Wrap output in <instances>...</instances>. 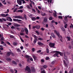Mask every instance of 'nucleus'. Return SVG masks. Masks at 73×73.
<instances>
[{"label": "nucleus", "instance_id": "nucleus-30", "mask_svg": "<svg viewBox=\"0 0 73 73\" xmlns=\"http://www.w3.org/2000/svg\"><path fill=\"white\" fill-rule=\"evenodd\" d=\"M21 30V32H24V31H25V29L24 28H22Z\"/></svg>", "mask_w": 73, "mask_h": 73}, {"label": "nucleus", "instance_id": "nucleus-46", "mask_svg": "<svg viewBox=\"0 0 73 73\" xmlns=\"http://www.w3.org/2000/svg\"><path fill=\"white\" fill-rule=\"evenodd\" d=\"M29 29L30 30H31V25H29Z\"/></svg>", "mask_w": 73, "mask_h": 73}, {"label": "nucleus", "instance_id": "nucleus-36", "mask_svg": "<svg viewBox=\"0 0 73 73\" xmlns=\"http://www.w3.org/2000/svg\"><path fill=\"white\" fill-rule=\"evenodd\" d=\"M17 43L16 42H14L13 43V44L14 45H17Z\"/></svg>", "mask_w": 73, "mask_h": 73}, {"label": "nucleus", "instance_id": "nucleus-29", "mask_svg": "<svg viewBox=\"0 0 73 73\" xmlns=\"http://www.w3.org/2000/svg\"><path fill=\"white\" fill-rule=\"evenodd\" d=\"M25 57L26 58H29V57H30V56L27 55H26L25 56Z\"/></svg>", "mask_w": 73, "mask_h": 73}, {"label": "nucleus", "instance_id": "nucleus-60", "mask_svg": "<svg viewBox=\"0 0 73 73\" xmlns=\"http://www.w3.org/2000/svg\"><path fill=\"white\" fill-rule=\"evenodd\" d=\"M40 30H42V31H44V30H45V29H44V28H42L40 29Z\"/></svg>", "mask_w": 73, "mask_h": 73}, {"label": "nucleus", "instance_id": "nucleus-27", "mask_svg": "<svg viewBox=\"0 0 73 73\" xmlns=\"http://www.w3.org/2000/svg\"><path fill=\"white\" fill-rule=\"evenodd\" d=\"M12 63L14 65H16V64H17V63L15 61H13Z\"/></svg>", "mask_w": 73, "mask_h": 73}, {"label": "nucleus", "instance_id": "nucleus-14", "mask_svg": "<svg viewBox=\"0 0 73 73\" xmlns=\"http://www.w3.org/2000/svg\"><path fill=\"white\" fill-rule=\"evenodd\" d=\"M38 44V45H39V46H42V45H43L44 44H43V43H41L40 42H38L37 43Z\"/></svg>", "mask_w": 73, "mask_h": 73}, {"label": "nucleus", "instance_id": "nucleus-52", "mask_svg": "<svg viewBox=\"0 0 73 73\" xmlns=\"http://www.w3.org/2000/svg\"><path fill=\"white\" fill-rule=\"evenodd\" d=\"M32 52H34V51H35V48H32Z\"/></svg>", "mask_w": 73, "mask_h": 73}, {"label": "nucleus", "instance_id": "nucleus-25", "mask_svg": "<svg viewBox=\"0 0 73 73\" xmlns=\"http://www.w3.org/2000/svg\"><path fill=\"white\" fill-rule=\"evenodd\" d=\"M67 39H68V40L69 41L70 40V36H67L66 37Z\"/></svg>", "mask_w": 73, "mask_h": 73}, {"label": "nucleus", "instance_id": "nucleus-11", "mask_svg": "<svg viewBox=\"0 0 73 73\" xmlns=\"http://www.w3.org/2000/svg\"><path fill=\"white\" fill-rule=\"evenodd\" d=\"M7 20L9 21H12V18L10 17H8V19H7Z\"/></svg>", "mask_w": 73, "mask_h": 73}, {"label": "nucleus", "instance_id": "nucleus-51", "mask_svg": "<svg viewBox=\"0 0 73 73\" xmlns=\"http://www.w3.org/2000/svg\"><path fill=\"white\" fill-rule=\"evenodd\" d=\"M41 73H45V70H43L41 71Z\"/></svg>", "mask_w": 73, "mask_h": 73}, {"label": "nucleus", "instance_id": "nucleus-56", "mask_svg": "<svg viewBox=\"0 0 73 73\" xmlns=\"http://www.w3.org/2000/svg\"><path fill=\"white\" fill-rule=\"evenodd\" d=\"M27 8L28 9H31V7H29V5H27Z\"/></svg>", "mask_w": 73, "mask_h": 73}, {"label": "nucleus", "instance_id": "nucleus-4", "mask_svg": "<svg viewBox=\"0 0 73 73\" xmlns=\"http://www.w3.org/2000/svg\"><path fill=\"white\" fill-rule=\"evenodd\" d=\"M53 52H54V53H58V54H60V56H63V54L62 52H60L59 51H54Z\"/></svg>", "mask_w": 73, "mask_h": 73}, {"label": "nucleus", "instance_id": "nucleus-61", "mask_svg": "<svg viewBox=\"0 0 73 73\" xmlns=\"http://www.w3.org/2000/svg\"><path fill=\"white\" fill-rule=\"evenodd\" d=\"M49 58L48 57H47L46 58V60H49Z\"/></svg>", "mask_w": 73, "mask_h": 73}, {"label": "nucleus", "instance_id": "nucleus-8", "mask_svg": "<svg viewBox=\"0 0 73 73\" xmlns=\"http://www.w3.org/2000/svg\"><path fill=\"white\" fill-rule=\"evenodd\" d=\"M15 19H22V17L20 16H17L15 17Z\"/></svg>", "mask_w": 73, "mask_h": 73}, {"label": "nucleus", "instance_id": "nucleus-47", "mask_svg": "<svg viewBox=\"0 0 73 73\" xmlns=\"http://www.w3.org/2000/svg\"><path fill=\"white\" fill-rule=\"evenodd\" d=\"M17 9V8H16L15 9H14V10H13V12H15Z\"/></svg>", "mask_w": 73, "mask_h": 73}, {"label": "nucleus", "instance_id": "nucleus-5", "mask_svg": "<svg viewBox=\"0 0 73 73\" xmlns=\"http://www.w3.org/2000/svg\"><path fill=\"white\" fill-rule=\"evenodd\" d=\"M11 54H13L14 55V54L13 53L11 52H8L7 53L6 55L7 56H9Z\"/></svg>", "mask_w": 73, "mask_h": 73}, {"label": "nucleus", "instance_id": "nucleus-31", "mask_svg": "<svg viewBox=\"0 0 73 73\" xmlns=\"http://www.w3.org/2000/svg\"><path fill=\"white\" fill-rule=\"evenodd\" d=\"M24 18L25 19V20H27V16H26L25 14L24 15Z\"/></svg>", "mask_w": 73, "mask_h": 73}, {"label": "nucleus", "instance_id": "nucleus-37", "mask_svg": "<svg viewBox=\"0 0 73 73\" xmlns=\"http://www.w3.org/2000/svg\"><path fill=\"white\" fill-rule=\"evenodd\" d=\"M20 35H21V36H24V35H24V33H21L20 34Z\"/></svg>", "mask_w": 73, "mask_h": 73}, {"label": "nucleus", "instance_id": "nucleus-21", "mask_svg": "<svg viewBox=\"0 0 73 73\" xmlns=\"http://www.w3.org/2000/svg\"><path fill=\"white\" fill-rule=\"evenodd\" d=\"M33 57L34 60H37V57L36 56H33Z\"/></svg>", "mask_w": 73, "mask_h": 73}, {"label": "nucleus", "instance_id": "nucleus-15", "mask_svg": "<svg viewBox=\"0 0 73 73\" xmlns=\"http://www.w3.org/2000/svg\"><path fill=\"white\" fill-rule=\"evenodd\" d=\"M51 35L52 37H53V38H56V36H55V35L54 34V33H52Z\"/></svg>", "mask_w": 73, "mask_h": 73}, {"label": "nucleus", "instance_id": "nucleus-42", "mask_svg": "<svg viewBox=\"0 0 73 73\" xmlns=\"http://www.w3.org/2000/svg\"><path fill=\"white\" fill-rule=\"evenodd\" d=\"M43 68H45V69H46V68H47V66L46 65H44L43 66Z\"/></svg>", "mask_w": 73, "mask_h": 73}, {"label": "nucleus", "instance_id": "nucleus-3", "mask_svg": "<svg viewBox=\"0 0 73 73\" xmlns=\"http://www.w3.org/2000/svg\"><path fill=\"white\" fill-rule=\"evenodd\" d=\"M25 70H27L28 71L27 73H31V69L28 66L26 67Z\"/></svg>", "mask_w": 73, "mask_h": 73}, {"label": "nucleus", "instance_id": "nucleus-13", "mask_svg": "<svg viewBox=\"0 0 73 73\" xmlns=\"http://www.w3.org/2000/svg\"><path fill=\"white\" fill-rule=\"evenodd\" d=\"M14 25L15 27H20V26H21L20 25H19V24L16 23H14Z\"/></svg>", "mask_w": 73, "mask_h": 73}, {"label": "nucleus", "instance_id": "nucleus-58", "mask_svg": "<svg viewBox=\"0 0 73 73\" xmlns=\"http://www.w3.org/2000/svg\"><path fill=\"white\" fill-rule=\"evenodd\" d=\"M67 25H68L67 24H66V25H64V28H67Z\"/></svg>", "mask_w": 73, "mask_h": 73}, {"label": "nucleus", "instance_id": "nucleus-62", "mask_svg": "<svg viewBox=\"0 0 73 73\" xmlns=\"http://www.w3.org/2000/svg\"><path fill=\"white\" fill-rule=\"evenodd\" d=\"M32 11H33V12H36V11L34 9H32Z\"/></svg>", "mask_w": 73, "mask_h": 73}, {"label": "nucleus", "instance_id": "nucleus-2", "mask_svg": "<svg viewBox=\"0 0 73 73\" xmlns=\"http://www.w3.org/2000/svg\"><path fill=\"white\" fill-rule=\"evenodd\" d=\"M55 43H52L50 42L49 43V46L50 48H56V47H54Z\"/></svg>", "mask_w": 73, "mask_h": 73}, {"label": "nucleus", "instance_id": "nucleus-34", "mask_svg": "<svg viewBox=\"0 0 73 73\" xmlns=\"http://www.w3.org/2000/svg\"><path fill=\"white\" fill-rule=\"evenodd\" d=\"M49 20H53V18L52 17H50L49 18Z\"/></svg>", "mask_w": 73, "mask_h": 73}, {"label": "nucleus", "instance_id": "nucleus-57", "mask_svg": "<svg viewBox=\"0 0 73 73\" xmlns=\"http://www.w3.org/2000/svg\"><path fill=\"white\" fill-rule=\"evenodd\" d=\"M35 28H36V26H33L32 27V29H35Z\"/></svg>", "mask_w": 73, "mask_h": 73}, {"label": "nucleus", "instance_id": "nucleus-26", "mask_svg": "<svg viewBox=\"0 0 73 73\" xmlns=\"http://www.w3.org/2000/svg\"><path fill=\"white\" fill-rule=\"evenodd\" d=\"M33 36V37H34L35 38L34 39L37 40L38 37L36 36V35H34Z\"/></svg>", "mask_w": 73, "mask_h": 73}, {"label": "nucleus", "instance_id": "nucleus-20", "mask_svg": "<svg viewBox=\"0 0 73 73\" xmlns=\"http://www.w3.org/2000/svg\"><path fill=\"white\" fill-rule=\"evenodd\" d=\"M18 12H21V13H23V10L22 9L19 10H18Z\"/></svg>", "mask_w": 73, "mask_h": 73}, {"label": "nucleus", "instance_id": "nucleus-44", "mask_svg": "<svg viewBox=\"0 0 73 73\" xmlns=\"http://www.w3.org/2000/svg\"><path fill=\"white\" fill-rule=\"evenodd\" d=\"M1 17H5V14H1Z\"/></svg>", "mask_w": 73, "mask_h": 73}, {"label": "nucleus", "instance_id": "nucleus-39", "mask_svg": "<svg viewBox=\"0 0 73 73\" xmlns=\"http://www.w3.org/2000/svg\"><path fill=\"white\" fill-rule=\"evenodd\" d=\"M20 40H21V41H22V42H24V41L23 40V39L22 38L20 37Z\"/></svg>", "mask_w": 73, "mask_h": 73}, {"label": "nucleus", "instance_id": "nucleus-28", "mask_svg": "<svg viewBox=\"0 0 73 73\" xmlns=\"http://www.w3.org/2000/svg\"><path fill=\"white\" fill-rule=\"evenodd\" d=\"M64 20L66 22H67V21H68V18H67V17H65V18H64Z\"/></svg>", "mask_w": 73, "mask_h": 73}, {"label": "nucleus", "instance_id": "nucleus-48", "mask_svg": "<svg viewBox=\"0 0 73 73\" xmlns=\"http://www.w3.org/2000/svg\"><path fill=\"white\" fill-rule=\"evenodd\" d=\"M54 14V17H56V16H57V15H56V14L54 13H53Z\"/></svg>", "mask_w": 73, "mask_h": 73}, {"label": "nucleus", "instance_id": "nucleus-50", "mask_svg": "<svg viewBox=\"0 0 73 73\" xmlns=\"http://www.w3.org/2000/svg\"><path fill=\"white\" fill-rule=\"evenodd\" d=\"M41 52V50H39L38 51H37V53H40Z\"/></svg>", "mask_w": 73, "mask_h": 73}, {"label": "nucleus", "instance_id": "nucleus-7", "mask_svg": "<svg viewBox=\"0 0 73 73\" xmlns=\"http://www.w3.org/2000/svg\"><path fill=\"white\" fill-rule=\"evenodd\" d=\"M17 3L20 5H22V1L21 0H17Z\"/></svg>", "mask_w": 73, "mask_h": 73}, {"label": "nucleus", "instance_id": "nucleus-23", "mask_svg": "<svg viewBox=\"0 0 73 73\" xmlns=\"http://www.w3.org/2000/svg\"><path fill=\"white\" fill-rule=\"evenodd\" d=\"M37 39H34V40L33 41V43L35 44L36 42H37Z\"/></svg>", "mask_w": 73, "mask_h": 73}, {"label": "nucleus", "instance_id": "nucleus-19", "mask_svg": "<svg viewBox=\"0 0 73 73\" xmlns=\"http://www.w3.org/2000/svg\"><path fill=\"white\" fill-rule=\"evenodd\" d=\"M44 21L45 22V23H46V22H47L48 21V19H47V17H45L44 19Z\"/></svg>", "mask_w": 73, "mask_h": 73}, {"label": "nucleus", "instance_id": "nucleus-35", "mask_svg": "<svg viewBox=\"0 0 73 73\" xmlns=\"http://www.w3.org/2000/svg\"><path fill=\"white\" fill-rule=\"evenodd\" d=\"M38 40H40V41H42L43 40V38H39Z\"/></svg>", "mask_w": 73, "mask_h": 73}, {"label": "nucleus", "instance_id": "nucleus-49", "mask_svg": "<svg viewBox=\"0 0 73 73\" xmlns=\"http://www.w3.org/2000/svg\"><path fill=\"white\" fill-rule=\"evenodd\" d=\"M1 41H4V38L3 37H2V38H1Z\"/></svg>", "mask_w": 73, "mask_h": 73}, {"label": "nucleus", "instance_id": "nucleus-63", "mask_svg": "<svg viewBox=\"0 0 73 73\" xmlns=\"http://www.w3.org/2000/svg\"><path fill=\"white\" fill-rule=\"evenodd\" d=\"M20 48L22 50L23 49H24V47H23V46H21L20 47Z\"/></svg>", "mask_w": 73, "mask_h": 73}, {"label": "nucleus", "instance_id": "nucleus-32", "mask_svg": "<svg viewBox=\"0 0 73 73\" xmlns=\"http://www.w3.org/2000/svg\"><path fill=\"white\" fill-rule=\"evenodd\" d=\"M41 15L42 16H45V15H46V13H42L41 14Z\"/></svg>", "mask_w": 73, "mask_h": 73}, {"label": "nucleus", "instance_id": "nucleus-41", "mask_svg": "<svg viewBox=\"0 0 73 73\" xmlns=\"http://www.w3.org/2000/svg\"><path fill=\"white\" fill-rule=\"evenodd\" d=\"M35 33L38 34V35L40 34V33H39V32L38 31H35Z\"/></svg>", "mask_w": 73, "mask_h": 73}, {"label": "nucleus", "instance_id": "nucleus-33", "mask_svg": "<svg viewBox=\"0 0 73 73\" xmlns=\"http://www.w3.org/2000/svg\"><path fill=\"white\" fill-rule=\"evenodd\" d=\"M6 60L8 61H11V59L10 58H7Z\"/></svg>", "mask_w": 73, "mask_h": 73}, {"label": "nucleus", "instance_id": "nucleus-40", "mask_svg": "<svg viewBox=\"0 0 73 73\" xmlns=\"http://www.w3.org/2000/svg\"><path fill=\"white\" fill-rule=\"evenodd\" d=\"M58 18L60 19H62V17L61 16H59Z\"/></svg>", "mask_w": 73, "mask_h": 73}, {"label": "nucleus", "instance_id": "nucleus-1", "mask_svg": "<svg viewBox=\"0 0 73 73\" xmlns=\"http://www.w3.org/2000/svg\"><path fill=\"white\" fill-rule=\"evenodd\" d=\"M54 33H56V35L58 36V37H59L61 41H62V37L61 36V35H60V33H59L58 32H57L56 30H54Z\"/></svg>", "mask_w": 73, "mask_h": 73}, {"label": "nucleus", "instance_id": "nucleus-10", "mask_svg": "<svg viewBox=\"0 0 73 73\" xmlns=\"http://www.w3.org/2000/svg\"><path fill=\"white\" fill-rule=\"evenodd\" d=\"M31 70L32 72H35V69L33 67H32L31 68Z\"/></svg>", "mask_w": 73, "mask_h": 73}, {"label": "nucleus", "instance_id": "nucleus-55", "mask_svg": "<svg viewBox=\"0 0 73 73\" xmlns=\"http://www.w3.org/2000/svg\"><path fill=\"white\" fill-rule=\"evenodd\" d=\"M0 23H3V21L2 19L0 18Z\"/></svg>", "mask_w": 73, "mask_h": 73}, {"label": "nucleus", "instance_id": "nucleus-24", "mask_svg": "<svg viewBox=\"0 0 73 73\" xmlns=\"http://www.w3.org/2000/svg\"><path fill=\"white\" fill-rule=\"evenodd\" d=\"M46 52L47 53H49V50L48 48H46Z\"/></svg>", "mask_w": 73, "mask_h": 73}, {"label": "nucleus", "instance_id": "nucleus-12", "mask_svg": "<svg viewBox=\"0 0 73 73\" xmlns=\"http://www.w3.org/2000/svg\"><path fill=\"white\" fill-rule=\"evenodd\" d=\"M13 21H17L18 22H19V21H22L21 20L18 19H13Z\"/></svg>", "mask_w": 73, "mask_h": 73}, {"label": "nucleus", "instance_id": "nucleus-18", "mask_svg": "<svg viewBox=\"0 0 73 73\" xmlns=\"http://www.w3.org/2000/svg\"><path fill=\"white\" fill-rule=\"evenodd\" d=\"M31 19L33 21H35V20H36V19L35 17H32Z\"/></svg>", "mask_w": 73, "mask_h": 73}, {"label": "nucleus", "instance_id": "nucleus-6", "mask_svg": "<svg viewBox=\"0 0 73 73\" xmlns=\"http://www.w3.org/2000/svg\"><path fill=\"white\" fill-rule=\"evenodd\" d=\"M63 62L64 64V66H66L67 68H68V64H67V63H66V61H65V60H63Z\"/></svg>", "mask_w": 73, "mask_h": 73}, {"label": "nucleus", "instance_id": "nucleus-22", "mask_svg": "<svg viewBox=\"0 0 73 73\" xmlns=\"http://www.w3.org/2000/svg\"><path fill=\"white\" fill-rule=\"evenodd\" d=\"M36 28L37 29H39L40 28V26L38 25L36 26Z\"/></svg>", "mask_w": 73, "mask_h": 73}, {"label": "nucleus", "instance_id": "nucleus-54", "mask_svg": "<svg viewBox=\"0 0 73 73\" xmlns=\"http://www.w3.org/2000/svg\"><path fill=\"white\" fill-rule=\"evenodd\" d=\"M62 29L63 31H64V32H65V29L64 28H62Z\"/></svg>", "mask_w": 73, "mask_h": 73}, {"label": "nucleus", "instance_id": "nucleus-9", "mask_svg": "<svg viewBox=\"0 0 73 73\" xmlns=\"http://www.w3.org/2000/svg\"><path fill=\"white\" fill-rule=\"evenodd\" d=\"M25 31L27 35H28V30L27 29V28H25Z\"/></svg>", "mask_w": 73, "mask_h": 73}, {"label": "nucleus", "instance_id": "nucleus-64", "mask_svg": "<svg viewBox=\"0 0 73 73\" xmlns=\"http://www.w3.org/2000/svg\"><path fill=\"white\" fill-rule=\"evenodd\" d=\"M10 72H11V73H13V70H10Z\"/></svg>", "mask_w": 73, "mask_h": 73}, {"label": "nucleus", "instance_id": "nucleus-45", "mask_svg": "<svg viewBox=\"0 0 73 73\" xmlns=\"http://www.w3.org/2000/svg\"><path fill=\"white\" fill-rule=\"evenodd\" d=\"M10 38H13L15 37V36L13 35H11L10 36Z\"/></svg>", "mask_w": 73, "mask_h": 73}, {"label": "nucleus", "instance_id": "nucleus-16", "mask_svg": "<svg viewBox=\"0 0 73 73\" xmlns=\"http://www.w3.org/2000/svg\"><path fill=\"white\" fill-rule=\"evenodd\" d=\"M56 53H55L54 55V57H56V56L57 57H58V53L57 52H56Z\"/></svg>", "mask_w": 73, "mask_h": 73}, {"label": "nucleus", "instance_id": "nucleus-59", "mask_svg": "<svg viewBox=\"0 0 73 73\" xmlns=\"http://www.w3.org/2000/svg\"><path fill=\"white\" fill-rule=\"evenodd\" d=\"M11 29H15V28L14 26H13L11 27Z\"/></svg>", "mask_w": 73, "mask_h": 73}, {"label": "nucleus", "instance_id": "nucleus-17", "mask_svg": "<svg viewBox=\"0 0 73 73\" xmlns=\"http://www.w3.org/2000/svg\"><path fill=\"white\" fill-rule=\"evenodd\" d=\"M64 59L66 60V61H68V58H67V57L65 55V53H64Z\"/></svg>", "mask_w": 73, "mask_h": 73}, {"label": "nucleus", "instance_id": "nucleus-43", "mask_svg": "<svg viewBox=\"0 0 73 73\" xmlns=\"http://www.w3.org/2000/svg\"><path fill=\"white\" fill-rule=\"evenodd\" d=\"M2 19L3 21H7V19L4 18H2Z\"/></svg>", "mask_w": 73, "mask_h": 73}, {"label": "nucleus", "instance_id": "nucleus-53", "mask_svg": "<svg viewBox=\"0 0 73 73\" xmlns=\"http://www.w3.org/2000/svg\"><path fill=\"white\" fill-rule=\"evenodd\" d=\"M54 63H55V61H53L52 62L51 64H52V65H54Z\"/></svg>", "mask_w": 73, "mask_h": 73}, {"label": "nucleus", "instance_id": "nucleus-38", "mask_svg": "<svg viewBox=\"0 0 73 73\" xmlns=\"http://www.w3.org/2000/svg\"><path fill=\"white\" fill-rule=\"evenodd\" d=\"M17 52H21V50H20L19 48H17Z\"/></svg>", "mask_w": 73, "mask_h": 73}]
</instances>
